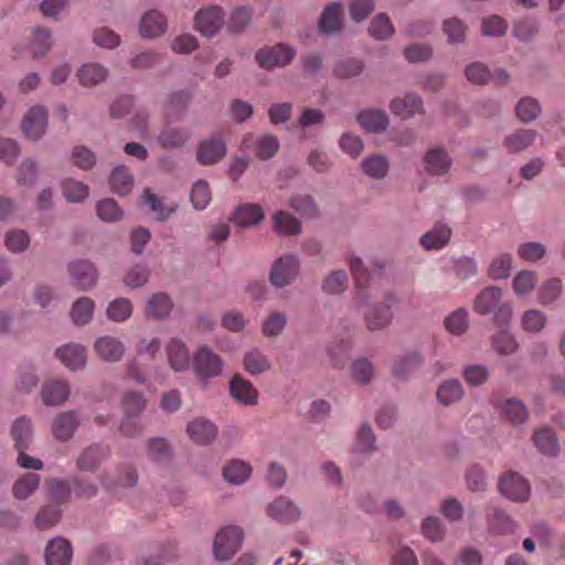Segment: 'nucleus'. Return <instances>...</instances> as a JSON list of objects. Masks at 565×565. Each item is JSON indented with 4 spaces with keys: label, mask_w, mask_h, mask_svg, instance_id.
<instances>
[{
    "label": "nucleus",
    "mask_w": 565,
    "mask_h": 565,
    "mask_svg": "<svg viewBox=\"0 0 565 565\" xmlns=\"http://www.w3.org/2000/svg\"><path fill=\"white\" fill-rule=\"evenodd\" d=\"M473 310L481 316L493 313L499 327H505L512 317L511 305L502 302V290L495 286L486 287L477 295Z\"/></svg>",
    "instance_id": "obj_1"
},
{
    "label": "nucleus",
    "mask_w": 565,
    "mask_h": 565,
    "mask_svg": "<svg viewBox=\"0 0 565 565\" xmlns=\"http://www.w3.org/2000/svg\"><path fill=\"white\" fill-rule=\"evenodd\" d=\"M244 539L243 530L235 525L221 529L215 536L213 553L216 559L227 561L239 550Z\"/></svg>",
    "instance_id": "obj_2"
},
{
    "label": "nucleus",
    "mask_w": 565,
    "mask_h": 565,
    "mask_svg": "<svg viewBox=\"0 0 565 565\" xmlns=\"http://www.w3.org/2000/svg\"><path fill=\"white\" fill-rule=\"evenodd\" d=\"M194 373L202 380L216 377L223 371V360L206 345L198 349L192 362Z\"/></svg>",
    "instance_id": "obj_3"
},
{
    "label": "nucleus",
    "mask_w": 565,
    "mask_h": 565,
    "mask_svg": "<svg viewBox=\"0 0 565 565\" xmlns=\"http://www.w3.org/2000/svg\"><path fill=\"white\" fill-rule=\"evenodd\" d=\"M295 55L296 51L292 47L286 44H277L260 49L256 54V60L260 67L271 70L289 64Z\"/></svg>",
    "instance_id": "obj_4"
},
{
    "label": "nucleus",
    "mask_w": 565,
    "mask_h": 565,
    "mask_svg": "<svg viewBox=\"0 0 565 565\" xmlns=\"http://www.w3.org/2000/svg\"><path fill=\"white\" fill-rule=\"evenodd\" d=\"M224 25V12L221 7L212 6L200 10L194 18L195 29L204 36L215 35Z\"/></svg>",
    "instance_id": "obj_5"
},
{
    "label": "nucleus",
    "mask_w": 565,
    "mask_h": 565,
    "mask_svg": "<svg viewBox=\"0 0 565 565\" xmlns=\"http://www.w3.org/2000/svg\"><path fill=\"white\" fill-rule=\"evenodd\" d=\"M299 263L296 256L287 255L278 258L271 267L269 281L275 287H284L291 284L298 275Z\"/></svg>",
    "instance_id": "obj_6"
},
{
    "label": "nucleus",
    "mask_w": 565,
    "mask_h": 565,
    "mask_svg": "<svg viewBox=\"0 0 565 565\" xmlns=\"http://www.w3.org/2000/svg\"><path fill=\"white\" fill-rule=\"evenodd\" d=\"M47 127V111L43 106H33L24 115L21 128L25 137L39 140Z\"/></svg>",
    "instance_id": "obj_7"
},
{
    "label": "nucleus",
    "mask_w": 565,
    "mask_h": 565,
    "mask_svg": "<svg viewBox=\"0 0 565 565\" xmlns=\"http://www.w3.org/2000/svg\"><path fill=\"white\" fill-rule=\"evenodd\" d=\"M501 493L512 501H525L530 495V484L526 479L515 472H507L499 482Z\"/></svg>",
    "instance_id": "obj_8"
},
{
    "label": "nucleus",
    "mask_w": 565,
    "mask_h": 565,
    "mask_svg": "<svg viewBox=\"0 0 565 565\" xmlns=\"http://www.w3.org/2000/svg\"><path fill=\"white\" fill-rule=\"evenodd\" d=\"M351 274L355 282L356 296L362 303H366L370 298L376 297L375 287L369 284L370 275L359 257L352 256L349 260Z\"/></svg>",
    "instance_id": "obj_9"
},
{
    "label": "nucleus",
    "mask_w": 565,
    "mask_h": 565,
    "mask_svg": "<svg viewBox=\"0 0 565 565\" xmlns=\"http://www.w3.org/2000/svg\"><path fill=\"white\" fill-rule=\"evenodd\" d=\"M190 139L191 132L188 128L173 126L169 120L157 136V142L160 147L169 150L184 147Z\"/></svg>",
    "instance_id": "obj_10"
},
{
    "label": "nucleus",
    "mask_w": 565,
    "mask_h": 565,
    "mask_svg": "<svg viewBox=\"0 0 565 565\" xmlns=\"http://www.w3.org/2000/svg\"><path fill=\"white\" fill-rule=\"evenodd\" d=\"M267 515L280 523L296 522L300 518L299 508L290 499L279 497L266 508Z\"/></svg>",
    "instance_id": "obj_11"
},
{
    "label": "nucleus",
    "mask_w": 565,
    "mask_h": 565,
    "mask_svg": "<svg viewBox=\"0 0 565 565\" xmlns=\"http://www.w3.org/2000/svg\"><path fill=\"white\" fill-rule=\"evenodd\" d=\"M226 153V145L220 137H212L201 141L196 159L201 164L209 166L221 161Z\"/></svg>",
    "instance_id": "obj_12"
},
{
    "label": "nucleus",
    "mask_w": 565,
    "mask_h": 565,
    "mask_svg": "<svg viewBox=\"0 0 565 565\" xmlns=\"http://www.w3.org/2000/svg\"><path fill=\"white\" fill-rule=\"evenodd\" d=\"M73 551L71 543L63 537L49 541L45 548L46 565H71Z\"/></svg>",
    "instance_id": "obj_13"
},
{
    "label": "nucleus",
    "mask_w": 565,
    "mask_h": 565,
    "mask_svg": "<svg viewBox=\"0 0 565 565\" xmlns=\"http://www.w3.org/2000/svg\"><path fill=\"white\" fill-rule=\"evenodd\" d=\"M94 350L103 361L117 362L124 356L125 345L115 337L104 335L95 341Z\"/></svg>",
    "instance_id": "obj_14"
},
{
    "label": "nucleus",
    "mask_w": 565,
    "mask_h": 565,
    "mask_svg": "<svg viewBox=\"0 0 565 565\" xmlns=\"http://www.w3.org/2000/svg\"><path fill=\"white\" fill-rule=\"evenodd\" d=\"M190 439L198 445H207L217 436L216 426L204 418H195L186 427Z\"/></svg>",
    "instance_id": "obj_15"
},
{
    "label": "nucleus",
    "mask_w": 565,
    "mask_h": 565,
    "mask_svg": "<svg viewBox=\"0 0 565 565\" xmlns=\"http://www.w3.org/2000/svg\"><path fill=\"white\" fill-rule=\"evenodd\" d=\"M167 30V19L158 10L147 11L140 21L139 31L142 38H157L162 35Z\"/></svg>",
    "instance_id": "obj_16"
},
{
    "label": "nucleus",
    "mask_w": 565,
    "mask_h": 565,
    "mask_svg": "<svg viewBox=\"0 0 565 565\" xmlns=\"http://www.w3.org/2000/svg\"><path fill=\"white\" fill-rule=\"evenodd\" d=\"M56 356L71 371L84 367L87 361L86 349L75 343L65 344L57 349Z\"/></svg>",
    "instance_id": "obj_17"
},
{
    "label": "nucleus",
    "mask_w": 565,
    "mask_h": 565,
    "mask_svg": "<svg viewBox=\"0 0 565 565\" xmlns=\"http://www.w3.org/2000/svg\"><path fill=\"white\" fill-rule=\"evenodd\" d=\"M73 282L81 289H88L96 284L97 271L92 263L78 260L70 265Z\"/></svg>",
    "instance_id": "obj_18"
},
{
    "label": "nucleus",
    "mask_w": 565,
    "mask_h": 565,
    "mask_svg": "<svg viewBox=\"0 0 565 565\" xmlns=\"http://www.w3.org/2000/svg\"><path fill=\"white\" fill-rule=\"evenodd\" d=\"M232 397L244 405H255L258 399V392L253 384L241 375H234L230 382Z\"/></svg>",
    "instance_id": "obj_19"
},
{
    "label": "nucleus",
    "mask_w": 565,
    "mask_h": 565,
    "mask_svg": "<svg viewBox=\"0 0 565 565\" xmlns=\"http://www.w3.org/2000/svg\"><path fill=\"white\" fill-rule=\"evenodd\" d=\"M78 418L74 412L58 414L52 423V433L60 441L71 439L78 427Z\"/></svg>",
    "instance_id": "obj_20"
},
{
    "label": "nucleus",
    "mask_w": 565,
    "mask_h": 565,
    "mask_svg": "<svg viewBox=\"0 0 565 565\" xmlns=\"http://www.w3.org/2000/svg\"><path fill=\"white\" fill-rule=\"evenodd\" d=\"M391 110L394 115L404 119L423 113V102L415 94H407L404 97L394 98L391 102Z\"/></svg>",
    "instance_id": "obj_21"
},
{
    "label": "nucleus",
    "mask_w": 565,
    "mask_h": 565,
    "mask_svg": "<svg viewBox=\"0 0 565 565\" xmlns=\"http://www.w3.org/2000/svg\"><path fill=\"white\" fill-rule=\"evenodd\" d=\"M169 364L175 372H182L190 365V355L185 344L179 339H171L167 344Z\"/></svg>",
    "instance_id": "obj_22"
},
{
    "label": "nucleus",
    "mask_w": 565,
    "mask_h": 565,
    "mask_svg": "<svg viewBox=\"0 0 565 565\" xmlns=\"http://www.w3.org/2000/svg\"><path fill=\"white\" fill-rule=\"evenodd\" d=\"M242 146L252 148L255 146V153L260 160H266L276 154L279 149V141L274 136H264L254 142L253 136H245Z\"/></svg>",
    "instance_id": "obj_23"
},
{
    "label": "nucleus",
    "mask_w": 565,
    "mask_h": 565,
    "mask_svg": "<svg viewBox=\"0 0 565 565\" xmlns=\"http://www.w3.org/2000/svg\"><path fill=\"white\" fill-rule=\"evenodd\" d=\"M172 307L171 298L167 294L158 292L147 301L145 313L149 319L162 320L170 315Z\"/></svg>",
    "instance_id": "obj_24"
},
{
    "label": "nucleus",
    "mask_w": 565,
    "mask_h": 565,
    "mask_svg": "<svg viewBox=\"0 0 565 565\" xmlns=\"http://www.w3.org/2000/svg\"><path fill=\"white\" fill-rule=\"evenodd\" d=\"M264 218V212L258 204H242L237 206L231 221L241 227L253 226Z\"/></svg>",
    "instance_id": "obj_25"
},
{
    "label": "nucleus",
    "mask_w": 565,
    "mask_h": 565,
    "mask_svg": "<svg viewBox=\"0 0 565 565\" xmlns=\"http://www.w3.org/2000/svg\"><path fill=\"white\" fill-rule=\"evenodd\" d=\"M358 121L362 128L370 132L384 131L388 126V118L385 111L379 109H366L358 115Z\"/></svg>",
    "instance_id": "obj_26"
},
{
    "label": "nucleus",
    "mask_w": 565,
    "mask_h": 565,
    "mask_svg": "<svg viewBox=\"0 0 565 565\" xmlns=\"http://www.w3.org/2000/svg\"><path fill=\"white\" fill-rule=\"evenodd\" d=\"M109 451L100 445H93L86 448L77 459V468L79 470L94 471L100 462L107 458Z\"/></svg>",
    "instance_id": "obj_27"
},
{
    "label": "nucleus",
    "mask_w": 565,
    "mask_h": 565,
    "mask_svg": "<svg viewBox=\"0 0 565 565\" xmlns=\"http://www.w3.org/2000/svg\"><path fill=\"white\" fill-rule=\"evenodd\" d=\"M424 164L428 173L441 175L448 171L450 159L444 149L434 148L425 154Z\"/></svg>",
    "instance_id": "obj_28"
},
{
    "label": "nucleus",
    "mask_w": 565,
    "mask_h": 565,
    "mask_svg": "<svg viewBox=\"0 0 565 565\" xmlns=\"http://www.w3.org/2000/svg\"><path fill=\"white\" fill-rule=\"evenodd\" d=\"M386 298L390 303L381 307H373L365 313L366 326L372 331L385 328L392 320L390 307L391 303L394 302V298L391 295H387Z\"/></svg>",
    "instance_id": "obj_29"
},
{
    "label": "nucleus",
    "mask_w": 565,
    "mask_h": 565,
    "mask_svg": "<svg viewBox=\"0 0 565 565\" xmlns=\"http://www.w3.org/2000/svg\"><path fill=\"white\" fill-rule=\"evenodd\" d=\"M70 387L64 381L46 382L42 388V398L46 405H60L67 399Z\"/></svg>",
    "instance_id": "obj_30"
},
{
    "label": "nucleus",
    "mask_w": 565,
    "mask_h": 565,
    "mask_svg": "<svg viewBox=\"0 0 565 565\" xmlns=\"http://www.w3.org/2000/svg\"><path fill=\"white\" fill-rule=\"evenodd\" d=\"M450 236L451 230L447 225L438 223L420 237V244L425 249H439L448 244Z\"/></svg>",
    "instance_id": "obj_31"
},
{
    "label": "nucleus",
    "mask_w": 565,
    "mask_h": 565,
    "mask_svg": "<svg viewBox=\"0 0 565 565\" xmlns=\"http://www.w3.org/2000/svg\"><path fill=\"white\" fill-rule=\"evenodd\" d=\"M11 436L17 450H25L32 441V424L26 417L18 418L11 428Z\"/></svg>",
    "instance_id": "obj_32"
},
{
    "label": "nucleus",
    "mask_w": 565,
    "mask_h": 565,
    "mask_svg": "<svg viewBox=\"0 0 565 565\" xmlns=\"http://www.w3.org/2000/svg\"><path fill=\"white\" fill-rule=\"evenodd\" d=\"M342 6L339 2L329 4L319 21V26L324 33L337 32L342 26Z\"/></svg>",
    "instance_id": "obj_33"
},
{
    "label": "nucleus",
    "mask_w": 565,
    "mask_h": 565,
    "mask_svg": "<svg viewBox=\"0 0 565 565\" xmlns=\"http://www.w3.org/2000/svg\"><path fill=\"white\" fill-rule=\"evenodd\" d=\"M108 76L107 70L98 63L84 64L77 72V77L83 86H95L104 82Z\"/></svg>",
    "instance_id": "obj_34"
},
{
    "label": "nucleus",
    "mask_w": 565,
    "mask_h": 565,
    "mask_svg": "<svg viewBox=\"0 0 565 565\" xmlns=\"http://www.w3.org/2000/svg\"><path fill=\"white\" fill-rule=\"evenodd\" d=\"M250 465L239 459L230 461L223 468L225 480L233 484H243L250 477Z\"/></svg>",
    "instance_id": "obj_35"
},
{
    "label": "nucleus",
    "mask_w": 565,
    "mask_h": 565,
    "mask_svg": "<svg viewBox=\"0 0 565 565\" xmlns=\"http://www.w3.org/2000/svg\"><path fill=\"white\" fill-rule=\"evenodd\" d=\"M536 448L546 456L558 454L559 445L555 433L551 428L537 429L533 435Z\"/></svg>",
    "instance_id": "obj_36"
},
{
    "label": "nucleus",
    "mask_w": 565,
    "mask_h": 565,
    "mask_svg": "<svg viewBox=\"0 0 565 565\" xmlns=\"http://www.w3.org/2000/svg\"><path fill=\"white\" fill-rule=\"evenodd\" d=\"M536 132L531 129H520L504 139V147L509 152H521L527 149L535 140Z\"/></svg>",
    "instance_id": "obj_37"
},
{
    "label": "nucleus",
    "mask_w": 565,
    "mask_h": 565,
    "mask_svg": "<svg viewBox=\"0 0 565 565\" xmlns=\"http://www.w3.org/2000/svg\"><path fill=\"white\" fill-rule=\"evenodd\" d=\"M388 160L381 154H372L361 162L362 171L373 179H383L388 172Z\"/></svg>",
    "instance_id": "obj_38"
},
{
    "label": "nucleus",
    "mask_w": 565,
    "mask_h": 565,
    "mask_svg": "<svg viewBox=\"0 0 565 565\" xmlns=\"http://www.w3.org/2000/svg\"><path fill=\"white\" fill-rule=\"evenodd\" d=\"M274 231L281 235H296L301 230L300 222L287 212L279 211L273 217Z\"/></svg>",
    "instance_id": "obj_39"
},
{
    "label": "nucleus",
    "mask_w": 565,
    "mask_h": 565,
    "mask_svg": "<svg viewBox=\"0 0 565 565\" xmlns=\"http://www.w3.org/2000/svg\"><path fill=\"white\" fill-rule=\"evenodd\" d=\"M95 302L88 297L77 299L71 310V318L77 326L88 323L94 313Z\"/></svg>",
    "instance_id": "obj_40"
},
{
    "label": "nucleus",
    "mask_w": 565,
    "mask_h": 565,
    "mask_svg": "<svg viewBox=\"0 0 565 565\" xmlns=\"http://www.w3.org/2000/svg\"><path fill=\"white\" fill-rule=\"evenodd\" d=\"M109 183L114 192L126 195L131 191L134 180L127 168L117 167L111 172Z\"/></svg>",
    "instance_id": "obj_41"
},
{
    "label": "nucleus",
    "mask_w": 565,
    "mask_h": 565,
    "mask_svg": "<svg viewBox=\"0 0 565 565\" xmlns=\"http://www.w3.org/2000/svg\"><path fill=\"white\" fill-rule=\"evenodd\" d=\"M244 369L252 375L262 374L270 369V362L259 350H252L244 355Z\"/></svg>",
    "instance_id": "obj_42"
},
{
    "label": "nucleus",
    "mask_w": 565,
    "mask_h": 565,
    "mask_svg": "<svg viewBox=\"0 0 565 565\" xmlns=\"http://www.w3.org/2000/svg\"><path fill=\"white\" fill-rule=\"evenodd\" d=\"M142 201L154 213L158 221H166L175 211V206L166 205L150 189L143 191Z\"/></svg>",
    "instance_id": "obj_43"
},
{
    "label": "nucleus",
    "mask_w": 565,
    "mask_h": 565,
    "mask_svg": "<svg viewBox=\"0 0 565 565\" xmlns=\"http://www.w3.org/2000/svg\"><path fill=\"white\" fill-rule=\"evenodd\" d=\"M394 26L385 13L377 14L369 26V33L376 40H386L394 34Z\"/></svg>",
    "instance_id": "obj_44"
},
{
    "label": "nucleus",
    "mask_w": 565,
    "mask_h": 565,
    "mask_svg": "<svg viewBox=\"0 0 565 565\" xmlns=\"http://www.w3.org/2000/svg\"><path fill=\"white\" fill-rule=\"evenodd\" d=\"M537 282L534 271L522 270L512 280V288L516 296L524 297L531 294Z\"/></svg>",
    "instance_id": "obj_45"
},
{
    "label": "nucleus",
    "mask_w": 565,
    "mask_h": 565,
    "mask_svg": "<svg viewBox=\"0 0 565 565\" xmlns=\"http://www.w3.org/2000/svg\"><path fill=\"white\" fill-rule=\"evenodd\" d=\"M40 483V476L35 473H25L18 479L13 486V494L17 499L23 500L30 497Z\"/></svg>",
    "instance_id": "obj_46"
},
{
    "label": "nucleus",
    "mask_w": 565,
    "mask_h": 565,
    "mask_svg": "<svg viewBox=\"0 0 565 565\" xmlns=\"http://www.w3.org/2000/svg\"><path fill=\"white\" fill-rule=\"evenodd\" d=\"M461 384L456 380L444 382L437 391V399L444 405H449L459 401L462 396Z\"/></svg>",
    "instance_id": "obj_47"
},
{
    "label": "nucleus",
    "mask_w": 565,
    "mask_h": 565,
    "mask_svg": "<svg viewBox=\"0 0 565 565\" xmlns=\"http://www.w3.org/2000/svg\"><path fill=\"white\" fill-rule=\"evenodd\" d=\"M190 199L195 210H204L212 199L209 183L204 180L196 181L192 186Z\"/></svg>",
    "instance_id": "obj_48"
},
{
    "label": "nucleus",
    "mask_w": 565,
    "mask_h": 565,
    "mask_svg": "<svg viewBox=\"0 0 565 565\" xmlns=\"http://www.w3.org/2000/svg\"><path fill=\"white\" fill-rule=\"evenodd\" d=\"M62 192L68 202H82L88 196V186L74 179L64 180Z\"/></svg>",
    "instance_id": "obj_49"
},
{
    "label": "nucleus",
    "mask_w": 565,
    "mask_h": 565,
    "mask_svg": "<svg viewBox=\"0 0 565 565\" xmlns=\"http://www.w3.org/2000/svg\"><path fill=\"white\" fill-rule=\"evenodd\" d=\"M512 268V256L510 254H502L495 257L488 269V275L492 279H505L510 275Z\"/></svg>",
    "instance_id": "obj_50"
},
{
    "label": "nucleus",
    "mask_w": 565,
    "mask_h": 565,
    "mask_svg": "<svg viewBox=\"0 0 565 565\" xmlns=\"http://www.w3.org/2000/svg\"><path fill=\"white\" fill-rule=\"evenodd\" d=\"M132 312L131 302L127 298H118L111 301L107 308V317L116 322L130 318Z\"/></svg>",
    "instance_id": "obj_51"
},
{
    "label": "nucleus",
    "mask_w": 565,
    "mask_h": 565,
    "mask_svg": "<svg viewBox=\"0 0 565 565\" xmlns=\"http://www.w3.org/2000/svg\"><path fill=\"white\" fill-rule=\"evenodd\" d=\"M445 328L448 332L460 335L468 329V312L460 308L445 319Z\"/></svg>",
    "instance_id": "obj_52"
},
{
    "label": "nucleus",
    "mask_w": 565,
    "mask_h": 565,
    "mask_svg": "<svg viewBox=\"0 0 565 565\" xmlns=\"http://www.w3.org/2000/svg\"><path fill=\"white\" fill-rule=\"evenodd\" d=\"M348 287V276L344 270H334L329 274L322 284V289L327 294L338 295Z\"/></svg>",
    "instance_id": "obj_53"
},
{
    "label": "nucleus",
    "mask_w": 565,
    "mask_h": 565,
    "mask_svg": "<svg viewBox=\"0 0 565 565\" xmlns=\"http://www.w3.org/2000/svg\"><path fill=\"white\" fill-rule=\"evenodd\" d=\"M148 457L156 462H164L171 456V449L164 438H152L148 441Z\"/></svg>",
    "instance_id": "obj_54"
},
{
    "label": "nucleus",
    "mask_w": 565,
    "mask_h": 565,
    "mask_svg": "<svg viewBox=\"0 0 565 565\" xmlns=\"http://www.w3.org/2000/svg\"><path fill=\"white\" fill-rule=\"evenodd\" d=\"M546 323L545 315L536 309L527 310L521 318V324L526 332H540Z\"/></svg>",
    "instance_id": "obj_55"
},
{
    "label": "nucleus",
    "mask_w": 565,
    "mask_h": 565,
    "mask_svg": "<svg viewBox=\"0 0 565 565\" xmlns=\"http://www.w3.org/2000/svg\"><path fill=\"white\" fill-rule=\"evenodd\" d=\"M562 291V281L558 278H552L544 281L539 288V301L546 306L557 299Z\"/></svg>",
    "instance_id": "obj_56"
},
{
    "label": "nucleus",
    "mask_w": 565,
    "mask_h": 565,
    "mask_svg": "<svg viewBox=\"0 0 565 565\" xmlns=\"http://www.w3.org/2000/svg\"><path fill=\"white\" fill-rule=\"evenodd\" d=\"M51 49V33L44 29H36L31 42L34 58L44 56Z\"/></svg>",
    "instance_id": "obj_57"
},
{
    "label": "nucleus",
    "mask_w": 565,
    "mask_h": 565,
    "mask_svg": "<svg viewBox=\"0 0 565 565\" xmlns=\"http://www.w3.org/2000/svg\"><path fill=\"white\" fill-rule=\"evenodd\" d=\"M493 349L502 355H508L518 349L515 339L507 331L501 330L492 338Z\"/></svg>",
    "instance_id": "obj_58"
},
{
    "label": "nucleus",
    "mask_w": 565,
    "mask_h": 565,
    "mask_svg": "<svg viewBox=\"0 0 565 565\" xmlns=\"http://www.w3.org/2000/svg\"><path fill=\"white\" fill-rule=\"evenodd\" d=\"M502 413L513 424L523 423L527 417L525 406L516 399H508L502 407Z\"/></svg>",
    "instance_id": "obj_59"
},
{
    "label": "nucleus",
    "mask_w": 565,
    "mask_h": 565,
    "mask_svg": "<svg viewBox=\"0 0 565 565\" xmlns=\"http://www.w3.org/2000/svg\"><path fill=\"white\" fill-rule=\"evenodd\" d=\"M515 111L520 120L529 122L536 118V116L541 111V107L537 100L530 97H525L518 103Z\"/></svg>",
    "instance_id": "obj_60"
},
{
    "label": "nucleus",
    "mask_w": 565,
    "mask_h": 565,
    "mask_svg": "<svg viewBox=\"0 0 565 565\" xmlns=\"http://www.w3.org/2000/svg\"><path fill=\"white\" fill-rule=\"evenodd\" d=\"M287 319L280 312L270 313L263 322V333L267 338L276 337L281 333L286 327Z\"/></svg>",
    "instance_id": "obj_61"
},
{
    "label": "nucleus",
    "mask_w": 565,
    "mask_h": 565,
    "mask_svg": "<svg viewBox=\"0 0 565 565\" xmlns=\"http://www.w3.org/2000/svg\"><path fill=\"white\" fill-rule=\"evenodd\" d=\"M49 494L52 501L63 504L71 498V489L66 481L52 479L47 482Z\"/></svg>",
    "instance_id": "obj_62"
},
{
    "label": "nucleus",
    "mask_w": 565,
    "mask_h": 565,
    "mask_svg": "<svg viewBox=\"0 0 565 565\" xmlns=\"http://www.w3.org/2000/svg\"><path fill=\"white\" fill-rule=\"evenodd\" d=\"M419 364V355L417 353H411L395 361L393 373L395 376L403 379L406 377Z\"/></svg>",
    "instance_id": "obj_63"
},
{
    "label": "nucleus",
    "mask_w": 565,
    "mask_h": 565,
    "mask_svg": "<svg viewBox=\"0 0 565 565\" xmlns=\"http://www.w3.org/2000/svg\"><path fill=\"white\" fill-rule=\"evenodd\" d=\"M252 18V10L248 8L235 9L228 20L227 28L232 33H238L243 31L249 23Z\"/></svg>",
    "instance_id": "obj_64"
}]
</instances>
